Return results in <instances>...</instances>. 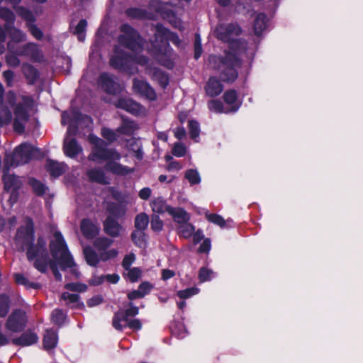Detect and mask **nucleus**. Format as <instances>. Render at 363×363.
Instances as JSON below:
<instances>
[{
	"label": "nucleus",
	"mask_w": 363,
	"mask_h": 363,
	"mask_svg": "<svg viewBox=\"0 0 363 363\" xmlns=\"http://www.w3.org/2000/svg\"><path fill=\"white\" fill-rule=\"evenodd\" d=\"M16 242L22 250H27L28 259L33 262L38 271L45 272L50 267L55 278L60 281L62 280V275L59 268L62 270L69 269L74 277H79L77 267L60 232H55L50 240L52 259L48 257L46 241L43 238H38L37 242H33V224L30 219L26 220L25 227H21L18 230Z\"/></svg>",
	"instance_id": "f257e3e1"
},
{
	"label": "nucleus",
	"mask_w": 363,
	"mask_h": 363,
	"mask_svg": "<svg viewBox=\"0 0 363 363\" xmlns=\"http://www.w3.org/2000/svg\"><path fill=\"white\" fill-rule=\"evenodd\" d=\"M241 28L237 23L218 25L215 30V36L223 41L230 43L229 50L225 52L223 57L211 56L209 60L218 63L217 68L221 70L220 77L223 82H233L238 77L237 69L241 66L240 56L247 50L245 41L233 40V38L241 33Z\"/></svg>",
	"instance_id": "f03ea898"
},
{
	"label": "nucleus",
	"mask_w": 363,
	"mask_h": 363,
	"mask_svg": "<svg viewBox=\"0 0 363 363\" xmlns=\"http://www.w3.org/2000/svg\"><path fill=\"white\" fill-rule=\"evenodd\" d=\"M4 88L0 83V126L9 123L11 120V113L9 108H14L15 119L13 127L16 132L23 133L24 123L28 118L30 114L34 111L35 106V101L27 96H21L16 98L12 91H9L3 100Z\"/></svg>",
	"instance_id": "7ed1b4c3"
},
{
	"label": "nucleus",
	"mask_w": 363,
	"mask_h": 363,
	"mask_svg": "<svg viewBox=\"0 0 363 363\" xmlns=\"http://www.w3.org/2000/svg\"><path fill=\"white\" fill-rule=\"evenodd\" d=\"M62 124H69L63 143L65 154L71 158H75L82 153V147L78 144L73 135L75 126L78 129L86 128L89 133L91 119L89 116L82 115L77 111H65L62 114Z\"/></svg>",
	"instance_id": "20e7f679"
},
{
	"label": "nucleus",
	"mask_w": 363,
	"mask_h": 363,
	"mask_svg": "<svg viewBox=\"0 0 363 363\" xmlns=\"http://www.w3.org/2000/svg\"><path fill=\"white\" fill-rule=\"evenodd\" d=\"M102 143L100 139L92 136V145H94V148L92 147V160L100 159L107 161L105 165L106 169L114 174L126 176L135 172L134 168H130L118 162L117 161L121 157V154L115 149L101 147L100 144Z\"/></svg>",
	"instance_id": "39448f33"
},
{
	"label": "nucleus",
	"mask_w": 363,
	"mask_h": 363,
	"mask_svg": "<svg viewBox=\"0 0 363 363\" xmlns=\"http://www.w3.org/2000/svg\"><path fill=\"white\" fill-rule=\"evenodd\" d=\"M155 38L152 45L155 50L157 60L162 65L169 68L172 67L173 65L172 61L166 59V57L169 58L172 54L168 41H172L177 46H179L182 41L177 35L167 30L162 25L156 26Z\"/></svg>",
	"instance_id": "423d86ee"
},
{
	"label": "nucleus",
	"mask_w": 363,
	"mask_h": 363,
	"mask_svg": "<svg viewBox=\"0 0 363 363\" xmlns=\"http://www.w3.org/2000/svg\"><path fill=\"white\" fill-rule=\"evenodd\" d=\"M147 62V59L145 57H140L136 59L125 54L119 47H116L115 48L114 55L110 60V65L116 69L133 74L137 72V68L134 67L135 62L145 65Z\"/></svg>",
	"instance_id": "0eeeda50"
},
{
	"label": "nucleus",
	"mask_w": 363,
	"mask_h": 363,
	"mask_svg": "<svg viewBox=\"0 0 363 363\" xmlns=\"http://www.w3.org/2000/svg\"><path fill=\"white\" fill-rule=\"evenodd\" d=\"M40 155V150L28 143H23L15 149L13 155H6L5 166L16 167L28 162Z\"/></svg>",
	"instance_id": "6e6552de"
},
{
	"label": "nucleus",
	"mask_w": 363,
	"mask_h": 363,
	"mask_svg": "<svg viewBox=\"0 0 363 363\" xmlns=\"http://www.w3.org/2000/svg\"><path fill=\"white\" fill-rule=\"evenodd\" d=\"M113 241L106 237H99L94 240V247L98 250V253L92 251V266L96 265L100 261H107L118 255V251L115 249L106 250Z\"/></svg>",
	"instance_id": "1a4fd4ad"
},
{
	"label": "nucleus",
	"mask_w": 363,
	"mask_h": 363,
	"mask_svg": "<svg viewBox=\"0 0 363 363\" xmlns=\"http://www.w3.org/2000/svg\"><path fill=\"white\" fill-rule=\"evenodd\" d=\"M122 34L118 38L119 43L133 51H139L143 45V40L137 31L128 24L121 27Z\"/></svg>",
	"instance_id": "9d476101"
},
{
	"label": "nucleus",
	"mask_w": 363,
	"mask_h": 363,
	"mask_svg": "<svg viewBox=\"0 0 363 363\" xmlns=\"http://www.w3.org/2000/svg\"><path fill=\"white\" fill-rule=\"evenodd\" d=\"M7 171L8 166H5L4 169L3 180L5 190L6 191H11L10 195H9L8 201L11 205H13L17 201L18 195L17 190L21 187V182L19 178L13 174H9Z\"/></svg>",
	"instance_id": "9b49d317"
},
{
	"label": "nucleus",
	"mask_w": 363,
	"mask_h": 363,
	"mask_svg": "<svg viewBox=\"0 0 363 363\" xmlns=\"http://www.w3.org/2000/svg\"><path fill=\"white\" fill-rule=\"evenodd\" d=\"M26 323V313L22 310H15L9 316L5 325L8 332L19 333L25 328Z\"/></svg>",
	"instance_id": "f8f14e48"
},
{
	"label": "nucleus",
	"mask_w": 363,
	"mask_h": 363,
	"mask_svg": "<svg viewBox=\"0 0 363 363\" xmlns=\"http://www.w3.org/2000/svg\"><path fill=\"white\" fill-rule=\"evenodd\" d=\"M82 236L79 238L81 244L83 247V251L86 261L89 265H91V248L86 243L91 240V222L89 219H84L81 223Z\"/></svg>",
	"instance_id": "ddd939ff"
},
{
	"label": "nucleus",
	"mask_w": 363,
	"mask_h": 363,
	"mask_svg": "<svg viewBox=\"0 0 363 363\" xmlns=\"http://www.w3.org/2000/svg\"><path fill=\"white\" fill-rule=\"evenodd\" d=\"M115 106L136 116L144 114L145 112L143 106L129 98L119 99L115 102Z\"/></svg>",
	"instance_id": "4468645a"
},
{
	"label": "nucleus",
	"mask_w": 363,
	"mask_h": 363,
	"mask_svg": "<svg viewBox=\"0 0 363 363\" xmlns=\"http://www.w3.org/2000/svg\"><path fill=\"white\" fill-rule=\"evenodd\" d=\"M99 84L107 93L111 94H119L122 86L115 80V78L108 74L104 73L100 76Z\"/></svg>",
	"instance_id": "2eb2a0df"
},
{
	"label": "nucleus",
	"mask_w": 363,
	"mask_h": 363,
	"mask_svg": "<svg viewBox=\"0 0 363 363\" xmlns=\"http://www.w3.org/2000/svg\"><path fill=\"white\" fill-rule=\"evenodd\" d=\"M133 89L135 93L150 100L156 99V94L150 84L143 80L135 78L133 81Z\"/></svg>",
	"instance_id": "dca6fc26"
},
{
	"label": "nucleus",
	"mask_w": 363,
	"mask_h": 363,
	"mask_svg": "<svg viewBox=\"0 0 363 363\" xmlns=\"http://www.w3.org/2000/svg\"><path fill=\"white\" fill-rule=\"evenodd\" d=\"M17 54L20 56L29 57L35 62H40L43 60L40 50L36 44L33 43L18 48Z\"/></svg>",
	"instance_id": "f3484780"
},
{
	"label": "nucleus",
	"mask_w": 363,
	"mask_h": 363,
	"mask_svg": "<svg viewBox=\"0 0 363 363\" xmlns=\"http://www.w3.org/2000/svg\"><path fill=\"white\" fill-rule=\"evenodd\" d=\"M104 230L112 238L120 237L124 231L123 227L112 216H108L104 221Z\"/></svg>",
	"instance_id": "a211bd4d"
},
{
	"label": "nucleus",
	"mask_w": 363,
	"mask_h": 363,
	"mask_svg": "<svg viewBox=\"0 0 363 363\" xmlns=\"http://www.w3.org/2000/svg\"><path fill=\"white\" fill-rule=\"evenodd\" d=\"M38 340V337L35 333L32 330H27L18 337L14 338L11 336V342L15 345L27 347L36 343Z\"/></svg>",
	"instance_id": "6ab92c4d"
},
{
	"label": "nucleus",
	"mask_w": 363,
	"mask_h": 363,
	"mask_svg": "<svg viewBox=\"0 0 363 363\" xmlns=\"http://www.w3.org/2000/svg\"><path fill=\"white\" fill-rule=\"evenodd\" d=\"M67 167V164L64 162H58L52 160L47 161L48 171L54 177L62 175L66 171Z\"/></svg>",
	"instance_id": "aec40b11"
},
{
	"label": "nucleus",
	"mask_w": 363,
	"mask_h": 363,
	"mask_svg": "<svg viewBox=\"0 0 363 363\" xmlns=\"http://www.w3.org/2000/svg\"><path fill=\"white\" fill-rule=\"evenodd\" d=\"M223 90V86L216 78L211 77L206 86V94L211 96H216L219 95Z\"/></svg>",
	"instance_id": "412c9836"
},
{
	"label": "nucleus",
	"mask_w": 363,
	"mask_h": 363,
	"mask_svg": "<svg viewBox=\"0 0 363 363\" xmlns=\"http://www.w3.org/2000/svg\"><path fill=\"white\" fill-rule=\"evenodd\" d=\"M138 129V125L132 121L123 119L121 125L116 129L119 134L131 135Z\"/></svg>",
	"instance_id": "4be33fe9"
},
{
	"label": "nucleus",
	"mask_w": 363,
	"mask_h": 363,
	"mask_svg": "<svg viewBox=\"0 0 363 363\" xmlns=\"http://www.w3.org/2000/svg\"><path fill=\"white\" fill-rule=\"evenodd\" d=\"M9 53L6 56V61L10 67H18L20 65V60L17 54L18 48L16 50L13 43L9 42L7 44Z\"/></svg>",
	"instance_id": "5701e85b"
},
{
	"label": "nucleus",
	"mask_w": 363,
	"mask_h": 363,
	"mask_svg": "<svg viewBox=\"0 0 363 363\" xmlns=\"http://www.w3.org/2000/svg\"><path fill=\"white\" fill-rule=\"evenodd\" d=\"M58 341L57 333L53 330H47L43 338V345L45 350H51L56 347Z\"/></svg>",
	"instance_id": "b1692460"
},
{
	"label": "nucleus",
	"mask_w": 363,
	"mask_h": 363,
	"mask_svg": "<svg viewBox=\"0 0 363 363\" xmlns=\"http://www.w3.org/2000/svg\"><path fill=\"white\" fill-rule=\"evenodd\" d=\"M4 1L11 4L13 9L16 10V13L21 16L23 18H24L26 21H33V13L29 11L28 9L22 7V6H17L20 2L21 0H4Z\"/></svg>",
	"instance_id": "393cba45"
},
{
	"label": "nucleus",
	"mask_w": 363,
	"mask_h": 363,
	"mask_svg": "<svg viewBox=\"0 0 363 363\" xmlns=\"http://www.w3.org/2000/svg\"><path fill=\"white\" fill-rule=\"evenodd\" d=\"M129 321L130 320L123 311H119L114 314L112 325L115 329L122 330L124 327L128 325Z\"/></svg>",
	"instance_id": "a878e982"
},
{
	"label": "nucleus",
	"mask_w": 363,
	"mask_h": 363,
	"mask_svg": "<svg viewBox=\"0 0 363 363\" xmlns=\"http://www.w3.org/2000/svg\"><path fill=\"white\" fill-rule=\"evenodd\" d=\"M150 205L152 210L155 213H164L165 212L169 213L170 210L172 208L170 206L167 205L166 201L162 197H158L152 200Z\"/></svg>",
	"instance_id": "bb28decb"
},
{
	"label": "nucleus",
	"mask_w": 363,
	"mask_h": 363,
	"mask_svg": "<svg viewBox=\"0 0 363 363\" xmlns=\"http://www.w3.org/2000/svg\"><path fill=\"white\" fill-rule=\"evenodd\" d=\"M169 213L172 216L174 220L179 225L186 223L189 220V214L183 208H172Z\"/></svg>",
	"instance_id": "cd10ccee"
},
{
	"label": "nucleus",
	"mask_w": 363,
	"mask_h": 363,
	"mask_svg": "<svg viewBox=\"0 0 363 363\" xmlns=\"http://www.w3.org/2000/svg\"><path fill=\"white\" fill-rule=\"evenodd\" d=\"M6 30L12 40V43L13 42L21 43L26 40V34L23 31L9 26H6Z\"/></svg>",
	"instance_id": "c85d7f7f"
},
{
	"label": "nucleus",
	"mask_w": 363,
	"mask_h": 363,
	"mask_svg": "<svg viewBox=\"0 0 363 363\" xmlns=\"http://www.w3.org/2000/svg\"><path fill=\"white\" fill-rule=\"evenodd\" d=\"M107 211L111 214L109 216L119 218L125 216L126 208L123 204L112 203L108 205Z\"/></svg>",
	"instance_id": "c756f323"
},
{
	"label": "nucleus",
	"mask_w": 363,
	"mask_h": 363,
	"mask_svg": "<svg viewBox=\"0 0 363 363\" xmlns=\"http://www.w3.org/2000/svg\"><path fill=\"white\" fill-rule=\"evenodd\" d=\"M267 27V16L264 13H259L256 16L254 21L253 28L255 34L260 35Z\"/></svg>",
	"instance_id": "7c9ffc66"
},
{
	"label": "nucleus",
	"mask_w": 363,
	"mask_h": 363,
	"mask_svg": "<svg viewBox=\"0 0 363 363\" xmlns=\"http://www.w3.org/2000/svg\"><path fill=\"white\" fill-rule=\"evenodd\" d=\"M238 106H233L230 109H225L221 101L218 100H212L208 104V108L210 111H213L217 113H228V112H234L238 109Z\"/></svg>",
	"instance_id": "2f4dec72"
},
{
	"label": "nucleus",
	"mask_w": 363,
	"mask_h": 363,
	"mask_svg": "<svg viewBox=\"0 0 363 363\" xmlns=\"http://www.w3.org/2000/svg\"><path fill=\"white\" fill-rule=\"evenodd\" d=\"M22 69L28 82L30 84L35 83L39 76L38 70L29 64H23Z\"/></svg>",
	"instance_id": "473e14b6"
},
{
	"label": "nucleus",
	"mask_w": 363,
	"mask_h": 363,
	"mask_svg": "<svg viewBox=\"0 0 363 363\" xmlns=\"http://www.w3.org/2000/svg\"><path fill=\"white\" fill-rule=\"evenodd\" d=\"M13 277L16 284L23 285L27 289H38L39 287L38 284L30 281L23 274L17 273Z\"/></svg>",
	"instance_id": "72a5a7b5"
},
{
	"label": "nucleus",
	"mask_w": 363,
	"mask_h": 363,
	"mask_svg": "<svg viewBox=\"0 0 363 363\" xmlns=\"http://www.w3.org/2000/svg\"><path fill=\"white\" fill-rule=\"evenodd\" d=\"M127 147L132 150L135 153V156L138 159L141 160L143 158V152L141 150V144L140 141L135 140V138H131L127 142Z\"/></svg>",
	"instance_id": "f704fd0d"
},
{
	"label": "nucleus",
	"mask_w": 363,
	"mask_h": 363,
	"mask_svg": "<svg viewBox=\"0 0 363 363\" xmlns=\"http://www.w3.org/2000/svg\"><path fill=\"white\" fill-rule=\"evenodd\" d=\"M149 223V218L145 213L136 216L135 218V228L138 230H145Z\"/></svg>",
	"instance_id": "c9c22d12"
},
{
	"label": "nucleus",
	"mask_w": 363,
	"mask_h": 363,
	"mask_svg": "<svg viewBox=\"0 0 363 363\" xmlns=\"http://www.w3.org/2000/svg\"><path fill=\"white\" fill-rule=\"evenodd\" d=\"M142 230H135L131 235L133 242L140 247L145 246V234Z\"/></svg>",
	"instance_id": "e433bc0d"
},
{
	"label": "nucleus",
	"mask_w": 363,
	"mask_h": 363,
	"mask_svg": "<svg viewBox=\"0 0 363 363\" xmlns=\"http://www.w3.org/2000/svg\"><path fill=\"white\" fill-rule=\"evenodd\" d=\"M178 232L184 238H189L193 235L194 227L191 223L186 222L179 225Z\"/></svg>",
	"instance_id": "4c0bfd02"
},
{
	"label": "nucleus",
	"mask_w": 363,
	"mask_h": 363,
	"mask_svg": "<svg viewBox=\"0 0 363 363\" xmlns=\"http://www.w3.org/2000/svg\"><path fill=\"white\" fill-rule=\"evenodd\" d=\"M62 298L66 301V304L72 307H78L80 305L77 294L65 292L62 294Z\"/></svg>",
	"instance_id": "58836bf2"
},
{
	"label": "nucleus",
	"mask_w": 363,
	"mask_h": 363,
	"mask_svg": "<svg viewBox=\"0 0 363 363\" xmlns=\"http://www.w3.org/2000/svg\"><path fill=\"white\" fill-rule=\"evenodd\" d=\"M126 15L131 18L143 19L146 17L147 12L138 8H130L125 11Z\"/></svg>",
	"instance_id": "ea45409f"
},
{
	"label": "nucleus",
	"mask_w": 363,
	"mask_h": 363,
	"mask_svg": "<svg viewBox=\"0 0 363 363\" xmlns=\"http://www.w3.org/2000/svg\"><path fill=\"white\" fill-rule=\"evenodd\" d=\"M9 308L10 301L9 296L5 294L0 295V317L6 316Z\"/></svg>",
	"instance_id": "a19ab883"
},
{
	"label": "nucleus",
	"mask_w": 363,
	"mask_h": 363,
	"mask_svg": "<svg viewBox=\"0 0 363 363\" xmlns=\"http://www.w3.org/2000/svg\"><path fill=\"white\" fill-rule=\"evenodd\" d=\"M184 177L191 184H197L201 182L199 174L196 169H188L186 171Z\"/></svg>",
	"instance_id": "79ce46f5"
},
{
	"label": "nucleus",
	"mask_w": 363,
	"mask_h": 363,
	"mask_svg": "<svg viewBox=\"0 0 363 363\" xmlns=\"http://www.w3.org/2000/svg\"><path fill=\"white\" fill-rule=\"evenodd\" d=\"M154 79L157 80L162 86L165 87L169 82V79L167 74L158 69H155L152 73Z\"/></svg>",
	"instance_id": "37998d69"
},
{
	"label": "nucleus",
	"mask_w": 363,
	"mask_h": 363,
	"mask_svg": "<svg viewBox=\"0 0 363 363\" xmlns=\"http://www.w3.org/2000/svg\"><path fill=\"white\" fill-rule=\"evenodd\" d=\"M86 26L87 22L84 20H81L75 28L74 33L77 35L79 41H84L85 39L84 30Z\"/></svg>",
	"instance_id": "c03bdc74"
},
{
	"label": "nucleus",
	"mask_w": 363,
	"mask_h": 363,
	"mask_svg": "<svg viewBox=\"0 0 363 363\" xmlns=\"http://www.w3.org/2000/svg\"><path fill=\"white\" fill-rule=\"evenodd\" d=\"M30 184L32 186L34 192L38 195H43L46 191V186L40 182L35 179H30Z\"/></svg>",
	"instance_id": "a18cd8bd"
},
{
	"label": "nucleus",
	"mask_w": 363,
	"mask_h": 363,
	"mask_svg": "<svg viewBox=\"0 0 363 363\" xmlns=\"http://www.w3.org/2000/svg\"><path fill=\"white\" fill-rule=\"evenodd\" d=\"M51 318H52V322L59 325H62L66 320V315L60 309L54 310L52 313Z\"/></svg>",
	"instance_id": "49530a36"
},
{
	"label": "nucleus",
	"mask_w": 363,
	"mask_h": 363,
	"mask_svg": "<svg viewBox=\"0 0 363 363\" xmlns=\"http://www.w3.org/2000/svg\"><path fill=\"white\" fill-rule=\"evenodd\" d=\"M0 18L4 19L8 23L13 24L15 20L13 13L8 9L0 8Z\"/></svg>",
	"instance_id": "de8ad7c7"
},
{
	"label": "nucleus",
	"mask_w": 363,
	"mask_h": 363,
	"mask_svg": "<svg viewBox=\"0 0 363 363\" xmlns=\"http://www.w3.org/2000/svg\"><path fill=\"white\" fill-rule=\"evenodd\" d=\"M104 279H106L108 282L112 284H116L119 280V277L118 274H108L106 277H100L98 278V279L92 280V284H101Z\"/></svg>",
	"instance_id": "09e8293b"
},
{
	"label": "nucleus",
	"mask_w": 363,
	"mask_h": 363,
	"mask_svg": "<svg viewBox=\"0 0 363 363\" xmlns=\"http://www.w3.org/2000/svg\"><path fill=\"white\" fill-rule=\"evenodd\" d=\"M93 180L103 184L108 183V179L105 176V174L103 171L101 170H92V181Z\"/></svg>",
	"instance_id": "8fccbe9b"
},
{
	"label": "nucleus",
	"mask_w": 363,
	"mask_h": 363,
	"mask_svg": "<svg viewBox=\"0 0 363 363\" xmlns=\"http://www.w3.org/2000/svg\"><path fill=\"white\" fill-rule=\"evenodd\" d=\"M34 21L35 18H33V21H27L28 28L29 31L33 35L34 38H35L38 40H40L43 38V33L33 23Z\"/></svg>",
	"instance_id": "3c124183"
},
{
	"label": "nucleus",
	"mask_w": 363,
	"mask_h": 363,
	"mask_svg": "<svg viewBox=\"0 0 363 363\" xmlns=\"http://www.w3.org/2000/svg\"><path fill=\"white\" fill-rule=\"evenodd\" d=\"M199 289L197 288H189L184 290H181L177 292V296L180 298H188L193 295L198 294Z\"/></svg>",
	"instance_id": "603ef678"
},
{
	"label": "nucleus",
	"mask_w": 363,
	"mask_h": 363,
	"mask_svg": "<svg viewBox=\"0 0 363 363\" xmlns=\"http://www.w3.org/2000/svg\"><path fill=\"white\" fill-rule=\"evenodd\" d=\"M186 146L182 143H177L174 144L172 152L176 157H182L186 154Z\"/></svg>",
	"instance_id": "864d4df0"
},
{
	"label": "nucleus",
	"mask_w": 363,
	"mask_h": 363,
	"mask_svg": "<svg viewBox=\"0 0 363 363\" xmlns=\"http://www.w3.org/2000/svg\"><path fill=\"white\" fill-rule=\"evenodd\" d=\"M68 290L77 292H84L87 290V286L81 283H70L65 285Z\"/></svg>",
	"instance_id": "5fc2aeb1"
},
{
	"label": "nucleus",
	"mask_w": 363,
	"mask_h": 363,
	"mask_svg": "<svg viewBox=\"0 0 363 363\" xmlns=\"http://www.w3.org/2000/svg\"><path fill=\"white\" fill-rule=\"evenodd\" d=\"M127 271V276L132 282L136 281L141 275V271L138 267L130 268Z\"/></svg>",
	"instance_id": "6e6d98bb"
},
{
	"label": "nucleus",
	"mask_w": 363,
	"mask_h": 363,
	"mask_svg": "<svg viewBox=\"0 0 363 363\" xmlns=\"http://www.w3.org/2000/svg\"><path fill=\"white\" fill-rule=\"evenodd\" d=\"M190 135L195 139L199 135V125L196 121H191L189 123Z\"/></svg>",
	"instance_id": "4d7b16f0"
},
{
	"label": "nucleus",
	"mask_w": 363,
	"mask_h": 363,
	"mask_svg": "<svg viewBox=\"0 0 363 363\" xmlns=\"http://www.w3.org/2000/svg\"><path fill=\"white\" fill-rule=\"evenodd\" d=\"M206 217L210 222L216 224L220 227H224L225 224V220L218 214H209L207 215Z\"/></svg>",
	"instance_id": "13d9d810"
},
{
	"label": "nucleus",
	"mask_w": 363,
	"mask_h": 363,
	"mask_svg": "<svg viewBox=\"0 0 363 363\" xmlns=\"http://www.w3.org/2000/svg\"><path fill=\"white\" fill-rule=\"evenodd\" d=\"M163 223L157 215H153L151 219V228L155 231H160L162 229Z\"/></svg>",
	"instance_id": "bf43d9fd"
},
{
	"label": "nucleus",
	"mask_w": 363,
	"mask_h": 363,
	"mask_svg": "<svg viewBox=\"0 0 363 363\" xmlns=\"http://www.w3.org/2000/svg\"><path fill=\"white\" fill-rule=\"evenodd\" d=\"M213 271L205 267H202L199 270V277L201 281H206L211 279Z\"/></svg>",
	"instance_id": "052dcab7"
},
{
	"label": "nucleus",
	"mask_w": 363,
	"mask_h": 363,
	"mask_svg": "<svg viewBox=\"0 0 363 363\" xmlns=\"http://www.w3.org/2000/svg\"><path fill=\"white\" fill-rule=\"evenodd\" d=\"M224 101L228 104H233L237 99V93L235 90H229L223 95Z\"/></svg>",
	"instance_id": "680f3d73"
},
{
	"label": "nucleus",
	"mask_w": 363,
	"mask_h": 363,
	"mask_svg": "<svg viewBox=\"0 0 363 363\" xmlns=\"http://www.w3.org/2000/svg\"><path fill=\"white\" fill-rule=\"evenodd\" d=\"M135 256L133 253L126 255L122 262V266L125 270H128L130 268L131 264L134 262Z\"/></svg>",
	"instance_id": "e2e57ef3"
},
{
	"label": "nucleus",
	"mask_w": 363,
	"mask_h": 363,
	"mask_svg": "<svg viewBox=\"0 0 363 363\" xmlns=\"http://www.w3.org/2000/svg\"><path fill=\"white\" fill-rule=\"evenodd\" d=\"M202 52L201 48V38L199 34H196L195 35V42H194V57L195 59H198Z\"/></svg>",
	"instance_id": "0e129e2a"
},
{
	"label": "nucleus",
	"mask_w": 363,
	"mask_h": 363,
	"mask_svg": "<svg viewBox=\"0 0 363 363\" xmlns=\"http://www.w3.org/2000/svg\"><path fill=\"white\" fill-rule=\"evenodd\" d=\"M102 135L110 142H113L117 139L116 133L112 130L108 128H104L102 130Z\"/></svg>",
	"instance_id": "69168bd1"
},
{
	"label": "nucleus",
	"mask_w": 363,
	"mask_h": 363,
	"mask_svg": "<svg viewBox=\"0 0 363 363\" xmlns=\"http://www.w3.org/2000/svg\"><path fill=\"white\" fill-rule=\"evenodd\" d=\"M130 308L123 311V312L126 314L128 318L134 317L139 313V308L136 306H134L133 303L129 304Z\"/></svg>",
	"instance_id": "338daca9"
},
{
	"label": "nucleus",
	"mask_w": 363,
	"mask_h": 363,
	"mask_svg": "<svg viewBox=\"0 0 363 363\" xmlns=\"http://www.w3.org/2000/svg\"><path fill=\"white\" fill-rule=\"evenodd\" d=\"M3 75H4V77L7 83V85L9 86H12L13 79V77H14L13 72L11 70H7V71L4 72Z\"/></svg>",
	"instance_id": "774afa93"
}]
</instances>
